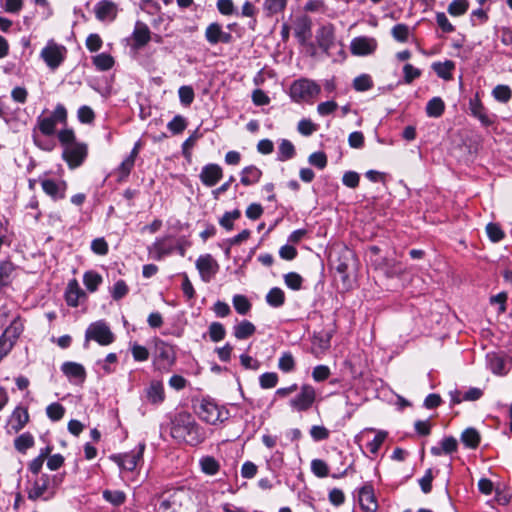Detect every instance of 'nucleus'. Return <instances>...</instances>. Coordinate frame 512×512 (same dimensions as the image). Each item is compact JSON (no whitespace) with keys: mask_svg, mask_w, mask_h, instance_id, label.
Segmentation results:
<instances>
[{"mask_svg":"<svg viewBox=\"0 0 512 512\" xmlns=\"http://www.w3.org/2000/svg\"><path fill=\"white\" fill-rule=\"evenodd\" d=\"M175 362V354L173 348L163 341H159L155 346V355L153 365L156 370L163 371L169 368Z\"/></svg>","mask_w":512,"mask_h":512,"instance_id":"9","label":"nucleus"},{"mask_svg":"<svg viewBox=\"0 0 512 512\" xmlns=\"http://www.w3.org/2000/svg\"><path fill=\"white\" fill-rule=\"evenodd\" d=\"M186 126H187V123H186L185 118L180 115L175 116L167 125L168 129L173 134L181 133L182 131L185 130Z\"/></svg>","mask_w":512,"mask_h":512,"instance_id":"64","label":"nucleus"},{"mask_svg":"<svg viewBox=\"0 0 512 512\" xmlns=\"http://www.w3.org/2000/svg\"><path fill=\"white\" fill-rule=\"evenodd\" d=\"M296 154L293 143L287 139H282L278 145L277 160L285 162L292 159Z\"/></svg>","mask_w":512,"mask_h":512,"instance_id":"32","label":"nucleus"},{"mask_svg":"<svg viewBox=\"0 0 512 512\" xmlns=\"http://www.w3.org/2000/svg\"><path fill=\"white\" fill-rule=\"evenodd\" d=\"M201 471L206 475L213 476L220 470L219 462L213 456H203L199 460Z\"/></svg>","mask_w":512,"mask_h":512,"instance_id":"35","label":"nucleus"},{"mask_svg":"<svg viewBox=\"0 0 512 512\" xmlns=\"http://www.w3.org/2000/svg\"><path fill=\"white\" fill-rule=\"evenodd\" d=\"M311 470L317 477L324 478L329 474V468L325 461L321 459H313L311 461Z\"/></svg>","mask_w":512,"mask_h":512,"instance_id":"57","label":"nucleus"},{"mask_svg":"<svg viewBox=\"0 0 512 512\" xmlns=\"http://www.w3.org/2000/svg\"><path fill=\"white\" fill-rule=\"evenodd\" d=\"M169 237L157 238L155 242L148 247L149 254L155 260H161L173 251V246L168 242Z\"/></svg>","mask_w":512,"mask_h":512,"instance_id":"26","label":"nucleus"},{"mask_svg":"<svg viewBox=\"0 0 512 512\" xmlns=\"http://www.w3.org/2000/svg\"><path fill=\"white\" fill-rule=\"evenodd\" d=\"M262 170L254 165L246 166L241 170L240 182L244 186H251L258 183L262 177Z\"/></svg>","mask_w":512,"mask_h":512,"instance_id":"30","label":"nucleus"},{"mask_svg":"<svg viewBox=\"0 0 512 512\" xmlns=\"http://www.w3.org/2000/svg\"><path fill=\"white\" fill-rule=\"evenodd\" d=\"M103 498L114 506H120L125 502L126 494L120 490H104Z\"/></svg>","mask_w":512,"mask_h":512,"instance_id":"45","label":"nucleus"},{"mask_svg":"<svg viewBox=\"0 0 512 512\" xmlns=\"http://www.w3.org/2000/svg\"><path fill=\"white\" fill-rule=\"evenodd\" d=\"M277 383L278 375L275 372H266L259 377V384L262 389L274 388Z\"/></svg>","mask_w":512,"mask_h":512,"instance_id":"53","label":"nucleus"},{"mask_svg":"<svg viewBox=\"0 0 512 512\" xmlns=\"http://www.w3.org/2000/svg\"><path fill=\"white\" fill-rule=\"evenodd\" d=\"M30 421L28 409L22 405L14 408L9 416L5 430L8 435H13L21 431Z\"/></svg>","mask_w":512,"mask_h":512,"instance_id":"11","label":"nucleus"},{"mask_svg":"<svg viewBox=\"0 0 512 512\" xmlns=\"http://www.w3.org/2000/svg\"><path fill=\"white\" fill-rule=\"evenodd\" d=\"M132 38L136 48L145 46L151 39V32L149 27L143 22H136L134 31L132 33Z\"/></svg>","mask_w":512,"mask_h":512,"instance_id":"29","label":"nucleus"},{"mask_svg":"<svg viewBox=\"0 0 512 512\" xmlns=\"http://www.w3.org/2000/svg\"><path fill=\"white\" fill-rule=\"evenodd\" d=\"M131 353L135 361L144 362L149 358V351L146 347L133 343L131 345Z\"/></svg>","mask_w":512,"mask_h":512,"instance_id":"62","label":"nucleus"},{"mask_svg":"<svg viewBox=\"0 0 512 512\" xmlns=\"http://www.w3.org/2000/svg\"><path fill=\"white\" fill-rule=\"evenodd\" d=\"M34 444V437L29 432L22 433L14 440L15 449L22 454H25L28 449L34 446Z\"/></svg>","mask_w":512,"mask_h":512,"instance_id":"36","label":"nucleus"},{"mask_svg":"<svg viewBox=\"0 0 512 512\" xmlns=\"http://www.w3.org/2000/svg\"><path fill=\"white\" fill-rule=\"evenodd\" d=\"M102 282V276L96 271L90 270L83 275V283L89 292H95Z\"/></svg>","mask_w":512,"mask_h":512,"instance_id":"38","label":"nucleus"},{"mask_svg":"<svg viewBox=\"0 0 512 512\" xmlns=\"http://www.w3.org/2000/svg\"><path fill=\"white\" fill-rule=\"evenodd\" d=\"M226 330L219 322H213L209 326V336L213 342H219L224 339Z\"/></svg>","mask_w":512,"mask_h":512,"instance_id":"55","label":"nucleus"},{"mask_svg":"<svg viewBox=\"0 0 512 512\" xmlns=\"http://www.w3.org/2000/svg\"><path fill=\"white\" fill-rule=\"evenodd\" d=\"M134 165L135 160L132 159V157L127 156L115 170L118 181H123L126 179L132 171Z\"/></svg>","mask_w":512,"mask_h":512,"instance_id":"42","label":"nucleus"},{"mask_svg":"<svg viewBox=\"0 0 512 512\" xmlns=\"http://www.w3.org/2000/svg\"><path fill=\"white\" fill-rule=\"evenodd\" d=\"M43 191L50 196L54 201L64 199L67 190L65 181L57 182L53 179H44L41 181Z\"/></svg>","mask_w":512,"mask_h":512,"instance_id":"21","label":"nucleus"},{"mask_svg":"<svg viewBox=\"0 0 512 512\" xmlns=\"http://www.w3.org/2000/svg\"><path fill=\"white\" fill-rule=\"evenodd\" d=\"M145 392L147 401L153 405H159L165 400L164 387L160 381H151Z\"/></svg>","mask_w":512,"mask_h":512,"instance_id":"28","label":"nucleus"},{"mask_svg":"<svg viewBox=\"0 0 512 512\" xmlns=\"http://www.w3.org/2000/svg\"><path fill=\"white\" fill-rule=\"evenodd\" d=\"M458 449V441L453 436L444 437L440 442L439 446H433L430 452L433 456H441L443 454H452Z\"/></svg>","mask_w":512,"mask_h":512,"instance_id":"27","label":"nucleus"},{"mask_svg":"<svg viewBox=\"0 0 512 512\" xmlns=\"http://www.w3.org/2000/svg\"><path fill=\"white\" fill-rule=\"evenodd\" d=\"M86 293L81 289L76 279L69 281L66 292L65 300L68 306L77 307L81 300L86 299Z\"/></svg>","mask_w":512,"mask_h":512,"instance_id":"23","label":"nucleus"},{"mask_svg":"<svg viewBox=\"0 0 512 512\" xmlns=\"http://www.w3.org/2000/svg\"><path fill=\"white\" fill-rule=\"evenodd\" d=\"M223 177V169L220 165L209 163L202 167L199 178L207 187L215 186Z\"/></svg>","mask_w":512,"mask_h":512,"instance_id":"16","label":"nucleus"},{"mask_svg":"<svg viewBox=\"0 0 512 512\" xmlns=\"http://www.w3.org/2000/svg\"><path fill=\"white\" fill-rule=\"evenodd\" d=\"M386 437H387V432L378 431L377 434L375 435V437L373 438V440L367 444V449L369 450V452L371 454H377V452L379 451L383 442L385 441Z\"/></svg>","mask_w":512,"mask_h":512,"instance_id":"58","label":"nucleus"},{"mask_svg":"<svg viewBox=\"0 0 512 512\" xmlns=\"http://www.w3.org/2000/svg\"><path fill=\"white\" fill-rule=\"evenodd\" d=\"M278 367L281 371L289 373L295 369V360L290 352H284L278 361Z\"/></svg>","mask_w":512,"mask_h":512,"instance_id":"49","label":"nucleus"},{"mask_svg":"<svg viewBox=\"0 0 512 512\" xmlns=\"http://www.w3.org/2000/svg\"><path fill=\"white\" fill-rule=\"evenodd\" d=\"M295 36L304 45L312 37V21L309 16L302 15L295 20Z\"/></svg>","mask_w":512,"mask_h":512,"instance_id":"20","label":"nucleus"},{"mask_svg":"<svg viewBox=\"0 0 512 512\" xmlns=\"http://www.w3.org/2000/svg\"><path fill=\"white\" fill-rule=\"evenodd\" d=\"M62 482L61 475H49L43 473L33 480L27 491V497L31 501H49L56 495L57 488Z\"/></svg>","mask_w":512,"mask_h":512,"instance_id":"2","label":"nucleus"},{"mask_svg":"<svg viewBox=\"0 0 512 512\" xmlns=\"http://www.w3.org/2000/svg\"><path fill=\"white\" fill-rule=\"evenodd\" d=\"M90 340L97 342L101 346H108L114 342L115 336L106 322L100 320L88 326L85 332V347H87Z\"/></svg>","mask_w":512,"mask_h":512,"instance_id":"6","label":"nucleus"},{"mask_svg":"<svg viewBox=\"0 0 512 512\" xmlns=\"http://www.w3.org/2000/svg\"><path fill=\"white\" fill-rule=\"evenodd\" d=\"M206 40L212 44L225 43L228 44L232 41V35L229 32H225L219 23H211L205 30Z\"/></svg>","mask_w":512,"mask_h":512,"instance_id":"18","label":"nucleus"},{"mask_svg":"<svg viewBox=\"0 0 512 512\" xmlns=\"http://www.w3.org/2000/svg\"><path fill=\"white\" fill-rule=\"evenodd\" d=\"M77 117L81 123L91 124L95 119V113L91 107L83 105L78 109Z\"/></svg>","mask_w":512,"mask_h":512,"instance_id":"59","label":"nucleus"},{"mask_svg":"<svg viewBox=\"0 0 512 512\" xmlns=\"http://www.w3.org/2000/svg\"><path fill=\"white\" fill-rule=\"evenodd\" d=\"M432 68L438 77L444 80H451L452 71L455 69V64L451 60H446L445 62L433 63Z\"/></svg>","mask_w":512,"mask_h":512,"instance_id":"34","label":"nucleus"},{"mask_svg":"<svg viewBox=\"0 0 512 512\" xmlns=\"http://www.w3.org/2000/svg\"><path fill=\"white\" fill-rule=\"evenodd\" d=\"M95 15L101 21H112L117 16V6L110 0H101L95 5Z\"/></svg>","mask_w":512,"mask_h":512,"instance_id":"24","label":"nucleus"},{"mask_svg":"<svg viewBox=\"0 0 512 512\" xmlns=\"http://www.w3.org/2000/svg\"><path fill=\"white\" fill-rule=\"evenodd\" d=\"M64 413L65 408L57 402L48 405L46 408V414L48 418L51 419L52 421L61 420L64 416Z\"/></svg>","mask_w":512,"mask_h":512,"instance_id":"54","label":"nucleus"},{"mask_svg":"<svg viewBox=\"0 0 512 512\" xmlns=\"http://www.w3.org/2000/svg\"><path fill=\"white\" fill-rule=\"evenodd\" d=\"M255 331V325L248 320H243L233 327V334L238 340L249 338Z\"/></svg>","mask_w":512,"mask_h":512,"instance_id":"31","label":"nucleus"},{"mask_svg":"<svg viewBox=\"0 0 512 512\" xmlns=\"http://www.w3.org/2000/svg\"><path fill=\"white\" fill-rule=\"evenodd\" d=\"M492 96L501 103H507L512 98V90L508 85H497L492 90Z\"/></svg>","mask_w":512,"mask_h":512,"instance_id":"44","label":"nucleus"},{"mask_svg":"<svg viewBox=\"0 0 512 512\" xmlns=\"http://www.w3.org/2000/svg\"><path fill=\"white\" fill-rule=\"evenodd\" d=\"M468 8V0H453L449 4L447 11L452 16H461L467 12Z\"/></svg>","mask_w":512,"mask_h":512,"instance_id":"47","label":"nucleus"},{"mask_svg":"<svg viewBox=\"0 0 512 512\" xmlns=\"http://www.w3.org/2000/svg\"><path fill=\"white\" fill-rule=\"evenodd\" d=\"M193 493L184 487L174 489L161 496L160 512H182L191 508Z\"/></svg>","mask_w":512,"mask_h":512,"instance_id":"3","label":"nucleus"},{"mask_svg":"<svg viewBox=\"0 0 512 512\" xmlns=\"http://www.w3.org/2000/svg\"><path fill=\"white\" fill-rule=\"evenodd\" d=\"M321 92V87L314 80L301 78L295 80L290 87V97L295 102H313Z\"/></svg>","mask_w":512,"mask_h":512,"instance_id":"5","label":"nucleus"},{"mask_svg":"<svg viewBox=\"0 0 512 512\" xmlns=\"http://www.w3.org/2000/svg\"><path fill=\"white\" fill-rule=\"evenodd\" d=\"M486 232H487V235H488L489 239L492 242H499L505 236V234H504L503 230L501 229V227L498 224H496V223H489L486 226Z\"/></svg>","mask_w":512,"mask_h":512,"instance_id":"60","label":"nucleus"},{"mask_svg":"<svg viewBox=\"0 0 512 512\" xmlns=\"http://www.w3.org/2000/svg\"><path fill=\"white\" fill-rule=\"evenodd\" d=\"M170 436L179 444L196 447L207 438L206 429L187 411H180L171 418Z\"/></svg>","mask_w":512,"mask_h":512,"instance_id":"1","label":"nucleus"},{"mask_svg":"<svg viewBox=\"0 0 512 512\" xmlns=\"http://www.w3.org/2000/svg\"><path fill=\"white\" fill-rule=\"evenodd\" d=\"M266 302L272 307H281L285 303L284 291L278 287L270 289L266 295Z\"/></svg>","mask_w":512,"mask_h":512,"instance_id":"41","label":"nucleus"},{"mask_svg":"<svg viewBox=\"0 0 512 512\" xmlns=\"http://www.w3.org/2000/svg\"><path fill=\"white\" fill-rule=\"evenodd\" d=\"M289 0H264L263 10L267 16H274L286 9Z\"/></svg>","mask_w":512,"mask_h":512,"instance_id":"37","label":"nucleus"},{"mask_svg":"<svg viewBox=\"0 0 512 512\" xmlns=\"http://www.w3.org/2000/svg\"><path fill=\"white\" fill-rule=\"evenodd\" d=\"M445 110V103L440 97H433L426 105V114L429 117L439 118Z\"/></svg>","mask_w":512,"mask_h":512,"instance_id":"39","label":"nucleus"},{"mask_svg":"<svg viewBox=\"0 0 512 512\" xmlns=\"http://www.w3.org/2000/svg\"><path fill=\"white\" fill-rule=\"evenodd\" d=\"M317 393L310 384H303L298 393L289 401V406L293 411L306 412L312 408L316 401Z\"/></svg>","mask_w":512,"mask_h":512,"instance_id":"7","label":"nucleus"},{"mask_svg":"<svg viewBox=\"0 0 512 512\" xmlns=\"http://www.w3.org/2000/svg\"><path fill=\"white\" fill-rule=\"evenodd\" d=\"M66 54L65 46L57 44L54 40H49L41 51V58L50 69L55 70L63 63Z\"/></svg>","mask_w":512,"mask_h":512,"instance_id":"8","label":"nucleus"},{"mask_svg":"<svg viewBox=\"0 0 512 512\" xmlns=\"http://www.w3.org/2000/svg\"><path fill=\"white\" fill-rule=\"evenodd\" d=\"M14 266L9 261L0 262V287L8 285Z\"/></svg>","mask_w":512,"mask_h":512,"instance_id":"50","label":"nucleus"},{"mask_svg":"<svg viewBox=\"0 0 512 512\" xmlns=\"http://www.w3.org/2000/svg\"><path fill=\"white\" fill-rule=\"evenodd\" d=\"M358 503L363 512L377 511L378 502L371 484L367 483L358 490Z\"/></svg>","mask_w":512,"mask_h":512,"instance_id":"14","label":"nucleus"},{"mask_svg":"<svg viewBox=\"0 0 512 512\" xmlns=\"http://www.w3.org/2000/svg\"><path fill=\"white\" fill-rule=\"evenodd\" d=\"M487 363L489 369L495 375H506L510 369L507 358L499 353H489L487 355Z\"/></svg>","mask_w":512,"mask_h":512,"instance_id":"22","label":"nucleus"},{"mask_svg":"<svg viewBox=\"0 0 512 512\" xmlns=\"http://www.w3.org/2000/svg\"><path fill=\"white\" fill-rule=\"evenodd\" d=\"M62 373L71 383L81 385L86 379V370L84 366L77 362L67 361L61 365Z\"/></svg>","mask_w":512,"mask_h":512,"instance_id":"15","label":"nucleus"},{"mask_svg":"<svg viewBox=\"0 0 512 512\" xmlns=\"http://www.w3.org/2000/svg\"><path fill=\"white\" fill-rule=\"evenodd\" d=\"M318 44L321 48L328 50L333 41V32L330 28L322 27L318 32Z\"/></svg>","mask_w":512,"mask_h":512,"instance_id":"48","label":"nucleus"},{"mask_svg":"<svg viewBox=\"0 0 512 512\" xmlns=\"http://www.w3.org/2000/svg\"><path fill=\"white\" fill-rule=\"evenodd\" d=\"M232 303H233L235 310L240 315H246L251 310V303L249 302L247 297L244 295H240V294L234 295V297L232 299Z\"/></svg>","mask_w":512,"mask_h":512,"instance_id":"46","label":"nucleus"},{"mask_svg":"<svg viewBox=\"0 0 512 512\" xmlns=\"http://www.w3.org/2000/svg\"><path fill=\"white\" fill-rule=\"evenodd\" d=\"M129 288L124 280H118L111 290V295L114 300H120L127 295Z\"/></svg>","mask_w":512,"mask_h":512,"instance_id":"63","label":"nucleus"},{"mask_svg":"<svg viewBox=\"0 0 512 512\" xmlns=\"http://www.w3.org/2000/svg\"><path fill=\"white\" fill-rule=\"evenodd\" d=\"M23 329L24 327L20 319L15 318L2 334L16 342L22 334Z\"/></svg>","mask_w":512,"mask_h":512,"instance_id":"43","label":"nucleus"},{"mask_svg":"<svg viewBox=\"0 0 512 512\" xmlns=\"http://www.w3.org/2000/svg\"><path fill=\"white\" fill-rule=\"evenodd\" d=\"M23 0H0L1 8L11 14H17L23 8Z\"/></svg>","mask_w":512,"mask_h":512,"instance_id":"56","label":"nucleus"},{"mask_svg":"<svg viewBox=\"0 0 512 512\" xmlns=\"http://www.w3.org/2000/svg\"><path fill=\"white\" fill-rule=\"evenodd\" d=\"M87 150L85 143H73L63 149V158L70 168H77L87 157Z\"/></svg>","mask_w":512,"mask_h":512,"instance_id":"12","label":"nucleus"},{"mask_svg":"<svg viewBox=\"0 0 512 512\" xmlns=\"http://www.w3.org/2000/svg\"><path fill=\"white\" fill-rule=\"evenodd\" d=\"M92 62L96 69L99 71H107L110 70L114 66V58L107 53L97 54L92 58Z\"/></svg>","mask_w":512,"mask_h":512,"instance_id":"40","label":"nucleus"},{"mask_svg":"<svg viewBox=\"0 0 512 512\" xmlns=\"http://www.w3.org/2000/svg\"><path fill=\"white\" fill-rule=\"evenodd\" d=\"M284 282L288 288L297 291L302 287L303 278L296 272H289L284 275Z\"/></svg>","mask_w":512,"mask_h":512,"instance_id":"51","label":"nucleus"},{"mask_svg":"<svg viewBox=\"0 0 512 512\" xmlns=\"http://www.w3.org/2000/svg\"><path fill=\"white\" fill-rule=\"evenodd\" d=\"M195 412L201 420L210 425L221 424L230 416L228 409L218 405L210 398H203L195 408Z\"/></svg>","mask_w":512,"mask_h":512,"instance_id":"4","label":"nucleus"},{"mask_svg":"<svg viewBox=\"0 0 512 512\" xmlns=\"http://www.w3.org/2000/svg\"><path fill=\"white\" fill-rule=\"evenodd\" d=\"M196 268L199 271L201 279L204 282H209L217 273L219 266L210 254H205L201 255L196 260Z\"/></svg>","mask_w":512,"mask_h":512,"instance_id":"13","label":"nucleus"},{"mask_svg":"<svg viewBox=\"0 0 512 512\" xmlns=\"http://www.w3.org/2000/svg\"><path fill=\"white\" fill-rule=\"evenodd\" d=\"M460 439L467 448L476 449L480 444L481 437L476 429L470 427L462 432Z\"/></svg>","mask_w":512,"mask_h":512,"instance_id":"33","label":"nucleus"},{"mask_svg":"<svg viewBox=\"0 0 512 512\" xmlns=\"http://www.w3.org/2000/svg\"><path fill=\"white\" fill-rule=\"evenodd\" d=\"M469 110L471 115L477 118L482 125L489 126L493 123L478 95L469 100Z\"/></svg>","mask_w":512,"mask_h":512,"instance_id":"25","label":"nucleus"},{"mask_svg":"<svg viewBox=\"0 0 512 512\" xmlns=\"http://www.w3.org/2000/svg\"><path fill=\"white\" fill-rule=\"evenodd\" d=\"M145 444H139L137 450L128 453L113 454L110 459L114 461L121 469L126 471H133L140 460L143 458Z\"/></svg>","mask_w":512,"mask_h":512,"instance_id":"10","label":"nucleus"},{"mask_svg":"<svg viewBox=\"0 0 512 512\" xmlns=\"http://www.w3.org/2000/svg\"><path fill=\"white\" fill-rule=\"evenodd\" d=\"M38 127L42 134L51 136L55 133L56 123L50 117L38 118Z\"/></svg>","mask_w":512,"mask_h":512,"instance_id":"52","label":"nucleus"},{"mask_svg":"<svg viewBox=\"0 0 512 512\" xmlns=\"http://www.w3.org/2000/svg\"><path fill=\"white\" fill-rule=\"evenodd\" d=\"M332 331L321 330L315 332L312 338V353L316 357L324 355L331 346Z\"/></svg>","mask_w":512,"mask_h":512,"instance_id":"17","label":"nucleus"},{"mask_svg":"<svg viewBox=\"0 0 512 512\" xmlns=\"http://www.w3.org/2000/svg\"><path fill=\"white\" fill-rule=\"evenodd\" d=\"M373 86V82L369 75L363 74L356 77L353 81V87L357 91H367Z\"/></svg>","mask_w":512,"mask_h":512,"instance_id":"61","label":"nucleus"},{"mask_svg":"<svg viewBox=\"0 0 512 512\" xmlns=\"http://www.w3.org/2000/svg\"><path fill=\"white\" fill-rule=\"evenodd\" d=\"M377 47V42L374 38L369 37H356L351 41V52L354 55L365 56L372 54Z\"/></svg>","mask_w":512,"mask_h":512,"instance_id":"19","label":"nucleus"}]
</instances>
